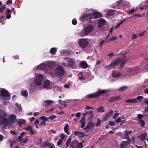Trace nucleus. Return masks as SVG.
Instances as JSON below:
<instances>
[{"instance_id":"8fccbe9b","label":"nucleus","mask_w":148,"mask_h":148,"mask_svg":"<svg viewBox=\"0 0 148 148\" xmlns=\"http://www.w3.org/2000/svg\"><path fill=\"white\" fill-rule=\"evenodd\" d=\"M127 143V141H123L122 143L120 145L121 148H124V146L127 145L126 144H124V143Z\"/></svg>"},{"instance_id":"5fc2aeb1","label":"nucleus","mask_w":148,"mask_h":148,"mask_svg":"<svg viewBox=\"0 0 148 148\" xmlns=\"http://www.w3.org/2000/svg\"><path fill=\"white\" fill-rule=\"evenodd\" d=\"M116 40V37H112L111 38H110L108 40V42H110V41Z\"/></svg>"},{"instance_id":"b1692460","label":"nucleus","mask_w":148,"mask_h":148,"mask_svg":"<svg viewBox=\"0 0 148 148\" xmlns=\"http://www.w3.org/2000/svg\"><path fill=\"white\" fill-rule=\"evenodd\" d=\"M124 1L122 0H120L116 2V5L119 6H123L124 4Z\"/></svg>"},{"instance_id":"2f4dec72","label":"nucleus","mask_w":148,"mask_h":148,"mask_svg":"<svg viewBox=\"0 0 148 148\" xmlns=\"http://www.w3.org/2000/svg\"><path fill=\"white\" fill-rule=\"evenodd\" d=\"M53 101L51 100H46L45 101V103L46 104L45 105V107H47L50 105L53 102Z\"/></svg>"},{"instance_id":"4468645a","label":"nucleus","mask_w":148,"mask_h":148,"mask_svg":"<svg viewBox=\"0 0 148 148\" xmlns=\"http://www.w3.org/2000/svg\"><path fill=\"white\" fill-rule=\"evenodd\" d=\"M120 99V96H114L110 97L109 101L110 102H112L114 101H117Z\"/></svg>"},{"instance_id":"e433bc0d","label":"nucleus","mask_w":148,"mask_h":148,"mask_svg":"<svg viewBox=\"0 0 148 148\" xmlns=\"http://www.w3.org/2000/svg\"><path fill=\"white\" fill-rule=\"evenodd\" d=\"M97 111L98 112L100 113L101 112H104V108L103 106H101L99 108H98Z\"/></svg>"},{"instance_id":"49530a36","label":"nucleus","mask_w":148,"mask_h":148,"mask_svg":"<svg viewBox=\"0 0 148 148\" xmlns=\"http://www.w3.org/2000/svg\"><path fill=\"white\" fill-rule=\"evenodd\" d=\"M89 114H90L89 118L90 119H92L93 118V114L92 111H90L89 112Z\"/></svg>"},{"instance_id":"c9c22d12","label":"nucleus","mask_w":148,"mask_h":148,"mask_svg":"<svg viewBox=\"0 0 148 148\" xmlns=\"http://www.w3.org/2000/svg\"><path fill=\"white\" fill-rule=\"evenodd\" d=\"M39 119L43 121H48V117L44 116H41Z\"/></svg>"},{"instance_id":"0e129e2a","label":"nucleus","mask_w":148,"mask_h":148,"mask_svg":"<svg viewBox=\"0 0 148 148\" xmlns=\"http://www.w3.org/2000/svg\"><path fill=\"white\" fill-rule=\"evenodd\" d=\"M119 114L118 113H115L114 114V115L113 116L112 118L114 119H115L119 115Z\"/></svg>"},{"instance_id":"0eeeda50","label":"nucleus","mask_w":148,"mask_h":148,"mask_svg":"<svg viewBox=\"0 0 148 148\" xmlns=\"http://www.w3.org/2000/svg\"><path fill=\"white\" fill-rule=\"evenodd\" d=\"M1 92L2 97L7 98L5 99L6 100H9L10 99V95L8 91L4 89H2Z\"/></svg>"},{"instance_id":"680f3d73","label":"nucleus","mask_w":148,"mask_h":148,"mask_svg":"<svg viewBox=\"0 0 148 148\" xmlns=\"http://www.w3.org/2000/svg\"><path fill=\"white\" fill-rule=\"evenodd\" d=\"M143 115L141 114H138L137 115V117L139 119H141L143 118Z\"/></svg>"},{"instance_id":"a19ab883","label":"nucleus","mask_w":148,"mask_h":148,"mask_svg":"<svg viewBox=\"0 0 148 148\" xmlns=\"http://www.w3.org/2000/svg\"><path fill=\"white\" fill-rule=\"evenodd\" d=\"M15 106L17 107L18 109V110L19 111L21 112V111L22 110V108L21 107L20 105H19L18 103H15Z\"/></svg>"},{"instance_id":"ea45409f","label":"nucleus","mask_w":148,"mask_h":148,"mask_svg":"<svg viewBox=\"0 0 148 148\" xmlns=\"http://www.w3.org/2000/svg\"><path fill=\"white\" fill-rule=\"evenodd\" d=\"M39 123V119H36V120L35 121L34 123V124L35 125V127L37 129L38 128V126Z\"/></svg>"},{"instance_id":"cd10ccee","label":"nucleus","mask_w":148,"mask_h":148,"mask_svg":"<svg viewBox=\"0 0 148 148\" xmlns=\"http://www.w3.org/2000/svg\"><path fill=\"white\" fill-rule=\"evenodd\" d=\"M138 69L137 67L132 68V75H134L135 73H137L138 72Z\"/></svg>"},{"instance_id":"ddd939ff","label":"nucleus","mask_w":148,"mask_h":148,"mask_svg":"<svg viewBox=\"0 0 148 148\" xmlns=\"http://www.w3.org/2000/svg\"><path fill=\"white\" fill-rule=\"evenodd\" d=\"M105 23V21L103 18H101L99 20L98 22V27L99 28H101L103 27Z\"/></svg>"},{"instance_id":"de8ad7c7","label":"nucleus","mask_w":148,"mask_h":148,"mask_svg":"<svg viewBox=\"0 0 148 148\" xmlns=\"http://www.w3.org/2000/svg\"><path fill=\"white\" fill-rule=\"evenodd\" d=\"M83 146L82 143L80 142L77 143V147L78 148H82L83 147Z\"/></svg>"},{"instance_id":"58836bf2","label":"nucleus","mask_w":148,"mask_h":148,"mask_svg":"<svg viewBox=\"0 0 148 148\" xmlns=\"http://www.w3.org/2000/svg\"><path fill=\"white\" fill-rule=\"evenodd\" d=\"M143 98V97L142 96H138L136 98H135L137 102L140 101V100H142Z\"/></svg>"},{"instance_id":"20e7f679","label":"nucleus","mask_w":148,"mask_h":148,"mask_svg":"<svg viewBox=\"0 0 148 148\" xmlns=\"http://www.w3.org/2000/svg\"><path fill=\"white\" fill-rule=\"evenodd\" d=\"M93 29V27L91 25H88L84 30V34L82 36H88Z\"/></svg>"},{"instance_id":"423d86ee","label":"nucleus","mask_w":148,"mask_h":148,"mask_svg":"<svg viewBox=\"0 0 148 148\" xmlns=\"http://www.w3.org/2000/svg\"><path fill=\"white\" fill-rule=\"evenodd\" d=\"M43 79V75L41 74H38L37 76L35 81L36 85L37 86H40L42 83Z\"/></svg>"},{"instance_id":"5701e85b","label":"nucleus","mask_w":148,"mask_h":148,"mask_svg":"<svg viewBox=\"0 0 148 148\" xmlns=\"http://www.w3.org/2000/svg\"><path fill=\"white\" fill-rule=\"evenodd\" d=\"M115 13V11L112 9L108 10L107 13V15L109 16H111L113 15Z\"/></svg>"},{"instance_id":"c85d7f7f","label":"nucleus","mask_w":148,"mask_h":148,"mask_svg":"<svg viewBox=\"0 0 148 148\" xmlns=\"http://www.w3.org/2000/svg\"><path fill=\"white\" fill-rule=\"evenodd\" d=\"M69 126V125L66 124L64 127V130L65 133H67L68 135H69L70 133L68 132Z\"/></svg>"},{"instance_id":"c756f323","label":"nucleus","mask_w":148,"mask_h":148,"mask_svg":"<svg viewBox=\"0 0 148 148\" xmlns=\"http://www.w3.org/2000/svg\"><path fill=\"white\" fill-rule=\"evenodd\" d=\"M138 121L141 124V125H140L141 127H143L145 126V123L143 120L142 119H139Z\"/></svg>"},{"instance_id":"f3484780","label":"nucleus","mask_w":148,"mask_h":148,"mask_svg":"<svg viewBox=\"0 0 148 148\" xmlns=\"http://www.w3.org/2000/svg\"><path fill=\"white\" fill-rule=\"evenodd\" d=\"M7 114L2 110H0V119L5 118Z\"/></svg>"},{"instance_id":"37998d69","label":"nucleus","mask_w":148,"mask_h":148,"mask_svg":"<svg viewBox=\"0 0 148 148\" xmlns=\"http://www.w3.org/2000/svg\"><path fill=\"white\" fill-rule=\"evenodd\" d=\"M6 6L5 5H3L0 8V13H2L3 12V10L5 9Z\"/></svg>"},{"instance_id":"72a5a7b5","label":"nucleus","mask_w":148,"mask_h":148,"mask_svg":"<svg viewBox=\"0 0 148 148\" xmlns=\"http://www.w3.org/2000/svg\"><path fill=\"white\" fill-rule=\"evenodd\" d=\"M57 51V49L55 48H51L50 50V53L51 54H53L56 53Z\"/></svg>"},{"instance_id":"4d7b16f0","label":"nucleus","mask_w":148,"mask_h":148,"mask_svg":"<svg viewBox=\"0 0 148 148\" xmlns=\"http://www.w3.org/2000/svg\"><path fill=\"white\" fill-rule=\"evenodd\" d=\"M121 121V118H120V117H118V118H117V119H116L115 120V122L118 123L120 122Z\"/></svg>"},{"instance_id":"09e8293b","label":"nucleus","mask_w":148,"mask_h":148,"mask_svg":"<svg viewBox=\"0 0 148 148\" xmlns=\"http://www.w3.org/2000/svg\"><path fill=\"white\" fill-rule=\"evenodd\" d=\"M56 118V116L54 115H53V114L52 115H51V116H50L48 117V119H49L50 120H52Z\"/></svg>"},{"instance_id":"13d9d810","label":"nucleus","mask_w":148,"mask_h":148,"mask_svg":"<svg viewBox=\"0 0 148 148\" xmlns=\"http://www.w3.org/2000/svg\"><path fill=\"white\" fill-rule=\"evenodd\" d=\"M46 124V121H41L40 123V125L44 126Z\"/></svg>"},{"instance_id":"bb28decb","label":"nucleus","mask_w":148,"mask_h":148,"mask_svg":"<svg viewBox=\"0 0 148 148\" xmlns=\"http://www.w3.org/2000/svg\"><path fill=\"white\" fill-rule=\"evenodd\" d=\"M21 95L24 97H26L28 96V92L26 90H23L21 91Z\"/></svg>"},{"instance_id":"4c0bfd02","label":"nucleus","mask_w":148,"mask_h":148,"mask_svg":"<svg viewBox=\"0 0 148 148\" xmlns=\"http://www.w3.org/2000/svg\"><path fill=\"white\" fill-rule=\"evenodd\" d=\"M124 132L125 133L123 135V138L126 139V138L129 137V135H128V134L127 133V131H125Z\"/></svg>"},{"instance_id":"6e6d98bb","label":"nucleus","mask_w":148,"mask_h":148,"mask_svg":"<svg viewBox=\"0 0 148 148\" xmlns=\"http://www.w3.org/2000/svg\"><path fill=\"white\" fill-rule=\"evenodd\" d=\"M78 142V141L77 140H74L73 141L71 144H70V146H74V144L75 143H77Z\"/></svg>"},{"instance_id":"aec40b11","label":"nucleus","mask_w":148,"mask_h":148,"mask_svg":"<svg viewBox=\"0 0 148 148\" xmlns=\"http://www.w3.org/2000/svg\"><path fill=\"white\" fill-rule=\"evenodd\" d=\"M89 15H90V14H83L80 18V19L82 22H83L85 21V19L88 17Z\"/></svg>"},{"instance_id":"052dcab7","label":"nucleus","mask_w":148,"mask_h":148,"mask_svg":"<svg viewBox=\"0 0 148 148\" xmlns=\"http://www.w3.org/2000/svg\"><path fill=\"white\" fill-rule=\"evenodd\" d=\"M6 14H11L12 12L8 8H7L6 10Z\"/></svg>"},{"instance_id":"864d4df0","label":"nucleus","mask_w":148,"mask_h":148,"mask_svg":"<svg viewBox=\"0 0 148 148\" xmlns=\"http://www.w3.org/2000/svg\"><path fill=\"white\" fill-rule=\"evenodd\" d=\"M106 42V40H102L100 42L99 47H101Z\"/></svg>"},{"instance_id":"3c124183","label":"nucleus","mask_w":148,"mask_h":148,"mask_svg":"<svg viewBox=\"0 0 148 148\" xmlns=\"http://www.w3.org/2000/svg\"><path fill=\"white\" fill-rule=\"evenodd\" d=\"M63 139H60L57 142V144L59 146L61 145L62 143Z\"/></svg>"},{"instance_id":"a18cd8bd","label":"nucleus","mask_w":148,"mask_h":148,"mask_svg":"<svg viewBox=\"0 0 148 148\" xmlns=\"http://www.w3.org/2000/svg\"><path fill=\"white\" fill-rule=\"evenodd\" d=\"M127 87L126 86H122L119 88L118 89V90L119 91H122L125 90L126 89Z\"/></svg>"},{"instance_id":"69168bd1","label":"nucleus","mask_w":148,"mask_h":148,"mask_svg":"<svg viewBox=\"0 0 148 148\" xmlns=\"http://www.w3.org/2000/svg\"><path fill=\"white\" fill-rule=\"evenodd\" d=\"M32 128V127L30 126L27 127L25 128V130L27 131H29Z\"/></svg>"},{"instance_id":"f257e3e1","label":"nucleus","mask_w":148,"mask_h":148,"mask_svg":"<svg viewBox=\"0 0 148 148\" xmlns=\"http://www.w3.org/2000/svg\"><path fill=\"white\" fill-rule=\"evenodd\" d=\"M107 91V90H100L95 93L86 95L85 98L89 99L97 98L99 97L101 95L104 94Z\"/></svg>"},{"instance_id":"79ce46f5","label":"nucleus","mask_w":148,"mask_h":148,"mask_svg":"<svg viewBox=\"0 0 148 148\" xmlns=\"http://www.w3.org/2000/svg\"><path fill=\"white\" fill-rule=\"evenodd\" d=\"M44 68V65L43 64H41L39 65L37 69H38L40 70H43Z\"/></svg>"},{"instance_id":"7c9ffc66","label":"nucleus","mask_w":148,"mask_h":148,"mask_svg":"<svg viewBox=\"0 0 148 148\" xmlns=\"http://www.w3.org/2000/svg\"><path fill=\"white\" fill-rule=\"evenodd\" d=\"M125 59L123 60L120 65V68L121 69L123 67L125 64V61H126V58L125 57Z\"/></svg>"},{"instance_id":"473e14b6","label":"nucleus","mask_w":148,"mask_h":148,"mask_svg":"<svg viewBox=\"0 0 148 148\" xmlns=\"http://www.w3.org/2000/svg\"><path fill=\"white\" fill-rule=\"evenodd\" d=\"M115 67V66L112 63H110L109 65H108L106 67L108 69H111L112 68H113Z\"/></svg>"},{"instance_id":"e2e57ef3","label":"nucleus","mask_w":148,"mask_h":148,"mask_svg":"<svg viewBox=\"0 0 148 148\" xmlns=\"http://www.w3.org/2000/svg\"><path fill=\"white\" fill-rule=\"evenodd\" d=\"M114 55H115L114 53L112 52L110 53L107 55L108 56L110 57L112 56H114Z\"/></svg>"},{"instance_id":"f8f14e48","label":"nucleus","mask_w":148,"mask_h":148,"mask_svg":"<svg viewBox=\"0 0 148 148\" xmlns=\"http://www.w3.org/2000/svg\"><path fill=\"white\" fill-rule=\"evenodd\" d=\"M74 134L76 136L78 135V137L79 138H82L84 137L86 135V134L84 133L77 131H74Z\"/></svg>"},{"instance_id":"a878e982","label":"nucleus","mask_w":148,"mask_h":148,"mask_svg":"<svg viewBox=\"0 0 148 148\" xmlns=\"http://www.w3.org/2000/svg\"><path fill=\"white\" fill-rule=\"evenodd\" d=\"M121 59L119 58L116 59L112 63L115 66L118 65L119 64V63L121 62Z\"/></svg>"},{"instance_id":"4be33fe9","label":"nucleus","mask_w":148,"mask_h":148,"mask_svg":"<svg viewBox=\"0 0 148 148\" xmlns=\"http://www.w3.org/2000/svg\"><path fill=\"white\" fill-rule=\"evenodd\" d=\"M146 134L143 133L141 134L139 136L140 140L141 141H143L147 137Z\"/></svg>"},{"instance_id":"f03ea898","label":"nucleus","mask_w":148,"mask_h":148,"mask_svg":"<svg viewBox=\"0 0 148 148\" xmlns=\"http://www.w3.org/2000/svg\"><path fill=\"white\" fill-rule=\"evenodd\" d=\"M56 75L59 77L63 76L64 74V71L63 68L61 66L58 67L55 70Z\"/></svg>"},{"instance_id":"c03bdc74","label":"nucleus","mask_w":148,"mask_h":148,"mask_svg":"<svg viewBox=\"0 0 148 148\" xmlns=\"http://www.w3.org/2000/svg\"><path fill=\"white\" fill-rule=\"evenodd\" d=\"M97 121L96 124V126L97 127H98L100 125L101 121L100 120L99 118H97Z\"/></svg>"},{"instance_id":"7ed1b4c3","label":"nucleus","mask_w":148,"mask_h":148,"mask_svg":"<svg viewBox=\"0 0 148 148\" xmlns=\"http://www.w3.org/2000/svg\"><path fill=\"white\" fill-rule=\"evenodd\" d=\"M89 41L87 39H80L78 42V44L82 48H85L88 45Z\"/></svg>"},{"instance_id":"1a4fd4ad","label":"nucleus","mask_w":148,"mask_h":148,"mask_svg":"<svg viewBox=\"0 0 148 148\" xmlns=\"http://www.w3.org/2000/svg\"><path fill=\"white\" fill-rule=\"evenodd\" d=\"M94 127V123L91 121H89L87 123L86 126L84 128L85 130H88L90 131L92 128H93Z\"/></svg>"},{"instance_id":"338daca9","label":"nucleus","mask_w":148,"mask_h":148,"mask_svg":"<svg viewBox=\"0 0 148 148\" xmlns=\"http://www.w3.org/2000/svg\"><path fill=\"white\" fill-rule=\"evenodd\" d=\"M10 133L13 135H15L16 134V132L15 131H13L12 130L10 131Z\"/></svg>"},{"instance_id":"6e6552de","label":"nucleus","mask_w":148,"mask_h":148,"mask_svg":"<svg viewBox=\"0 0 148 148\" xmlns=\"http://www.w3.org/2000/svg\"><path fill=\"white\" fill-rule=\"evenodd\" d=\"M9 123L8 119L6 118L0 119V125H3V128L5 129L8 126Z\"/></svg>"},{"instance_id":"393cba45","label":"nucleus","mask_w":148,"mask_h":148,"mask_svg":"<svg viewBox=\"0 0 148 148\" xmlns=\"http://www.w3.org/2000/svg\"><path fill=\"white\" fill-rule=\"evenodd\" d=\"M126 102L127 103H137V101L135 99H130L126 100Z\"/></svg>"},{"instance_id":"774afa93","label":"nucleus","mask_w":148,"mask_h":148,"mask_svg":"<svg viewBox=\"0 0 148 148\" xmlns=\"http://www.w3.org/2000/svg\"><path fill=\"white\" fill-rule=\"evenodd\" d=\"M58 101L59 103L62 106H64V101H62L60 99Z\"/></svg>"},{"instance_id":"bf43d9fd","label":"nucleus","mask_w":148,"mask_h":148,"mask_svg":"<svg viewBox=\"0 0 148 148\" xmlns=\"http://www.w3.org/2000/svg\"><path fill=\"white\" fill-rule=\"evenodd\" d=\"M77 21L75 19V18L73 19L72 20V23L73 25H76L77 24Z\"/></svg>"},{"instance_id":"39448f33","label":"nucleus","mask_w":148,"mask_h":148,"mask_svg":"<svg viewBox=\"0 0 148 148\" xmlns=\"http://www.w3.org/2000/svg\"><path fill=\"white\" fill-rule=\"evenodd\" d=\"M91 15V17H89L90 19V21H91V19L92 18L96 19L103 17L102 14L100 12H93L92 14H90Z\"/></svg>"},{"instance_id":"9d476101","label":"nucleus","mask_w":148,"mask_h":148,"mask_svg":"<svg viewBox=\"0 0 148 148\" xmlns=\"http://www.w3.org/2000/svg\"><path fill=\"white\" fill-rule=\"evenodd\" d=\"M9 122L10 123H14L16 120V116L14 114H10L9 117Z\"/></svg>"},{"instance_id":"2eb2a0df","label":"nucleus","mask_w":148,"mask_h":148,"mask_svg":"<svg viewBox=\"0 0 148 148\" xmlns=\"http://www.w3.org/2000/svg\"><path fill=\"white\" fill-rule=\"evenodd\" d=\"M50 81L48 80L45 81L43 84V87L44 88L48 89L50 87Z\"/></svg>"},{"instance_id":"412c9836","label":"nucleus","mask_w":148,"mask_h":148,"mask_svg":"<svg viewBox=\"0 0 148 148\" xmlns=\"http://www.w3.org/2000/svg\"><path fill=\"white\" fill-rule=\"evenodd\" d=\"M68 62L69 65L71 66H74L75 63V61L73 58H70L68 60Z\"/></svg>"},{"instance_id":"dca6fc26","label":"nucleus","mask_w":148,"mask_h":148,"mask_svg":"<svg viewBox=\"0 0 148 148\" xmlns=\"http://www.w3.org/2000/svg\"><path fill=\"white\" fill-rule=\"evenodd\" d=\"M121 74L118 71H116L114 70L112 72V76L114 78H116L121 76Z\"/></svg>"},{"instance_id":"a211bd4d","label":"nucleus","mask_w":148,"mask_h":148,"mask_svg":"<svg viewBox=\"0 0 148 148\" xmlns=\"http://www.w3.org/2000/svg\"><path fill=\"white\" fill-rule=\"evenodd\" d=\"M81 66L83 69H86L88 67V64L86 62L84 61H82L80 63Z\"/></svg>"},{"instance_id":"f704fd0d","label":"nucleus","mask_w":148,"mask_h":148,"mask_svg":"<svg viewBox=\"0 0 148 148\" xmlns=\"http://www.w3.org/2000/svg\"><path fill=\"white\" fill-rule=\"evenodd\" d=\"M71 140V137H69L66 141V146L67 147L69 146V144L70 143Z\"/></svg>"},{"instance_id":"603ef678","label":"nucleus","mask_w":148,"mask_h":148,"mask_svg":"<svg viewBox=\"0 0 148 148\" xmlns=\"http://www.w3.org/2000/svg\"><path fill=\"white\" fill-rule=\"evenodd\" d=\"M52 143L49 142L48 140H47L45 143V146L47 147H49Z\"/></svg>"},{"instance_id":"9b49d317","label":"nucleus","mask_w":148,"mask_h":148,"mask_svg":"<svg viewBox=\"0 0 148 148\" xmlns=\"http://www.w3.org/2000/svg\"><path fill=\"white\" fill-rule=\"evenodd\" d=\"M114 111L111 110L107 113L103 118L102 120L103 121H105L113 114Z\"/></svg>"},{"instance_id":"6ab92c4d","label":"nucleus","mask_w":148,"mask_h":148,"mask_svg":"<svg viewBox=\"0 0 148 148\" xmlns=\"http://www.w3.org/2000/svg\"><path fill=\"white\" fill-rule=\"evenodd\" d=\"M17 122V123L19 124L20 127L22 126V124L24 125L26 123V121L23 119H18Z\"/></svg>"}]
</instances>
